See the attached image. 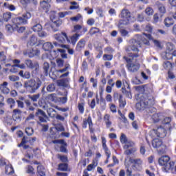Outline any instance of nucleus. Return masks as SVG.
Returning <instances> with one entry per match:
<instances>
[{"mask_svg":"<svg viewBox=\"0 0 176 176\" xmlns=\"http://www.w3.org/2000/svg\"><path fill=\"white\" fill-rule=\"evenodd\" d=\"M138 89L143 91V94L138 95V102L136 104V109L138 111H144L146 107L153 105L155 104V98L152 95L148 93H152V89L148 85H142L138 87Z\"/></svg>","mask_w":176,"mask_h":176,"instance_id":"1","label":"nucleus"},{"mask_svg":"<svg viewBox=\"0 0 176 176\" xmlns=\"http://www.w3.org/2000/svg\"><path fill=\"white\" fill-rule=\"evenodd\" d=\"M32 17L31 13L26 12L23 14L22 16H19L16 18H14L12 19V25L7 24L6 25V30L8 32H14V31H17L19 34H22L23 31H25V27L19 25H24V24H27L28 20Z\"/></svg>","mask_w":176,"mask_h":176,"instance_id":"2","label":"nucleus"},{"mask_svg":"<svg viewBox=\"0 0 176 176\" xmlns=\"http://www.w3.org/2000/svg\"><path fill=\"white\" fill-rule=\"evenodd\" d=\"M146 39H152V36L150 34L143 33L141 34H136L133 39L130 41V45H128L125 50L126 52H133V53H138L140 50L139 47H141V42L143 43L148 44V41Z\"/></svg>","mask_w":176,"mask_h":176,"instance_id":"3","label":"nucleus"},{"mask_svg":"<svg viewBox=\"0 0 176 176\" xmlns=\"http://www.w3.org/2000/svg\"><path fill=\"white\" fill-rule=\"evenodd\" d=\"M140 57L138 52L130 54L129 57L124 56V60L126 61V68L129 72H137L140 69V64L137 63V58Z\"/></svg>","mask_w":176,"mask_h":176,"instance_id":"4","label":"nucleus"},{"mask_svg":"<svg viewBox=\"0 0 176 176\" xmlns=\"http://www.w3.org/2000/svg\"><path fill=\"white\" fill-rule=\"evenodd\" d=\"M120 20L118 23L119 28H123L124 25H129L131 23H134L135 19L131 16V12L129 10L123 9L120 14Z\"/></svg>","mask_w":176,"mask_h":176,"instance_id":"5","label":"nucleus"},{"mask_svg":"<svg viewBox=\"0 0 176 176\" xmlns=\"http://www.w3.org/2000/svg\"><path fill=\"white\" fill-rule=\"evenodd\" d=\"M50 20L52 23L51 25L50 23H45V28L46 30H50L51 27L53 31L56 32V31H58V27L63 24V22L58 19L57 13L55 11H52L50 12Z\"/></svg>","mask_w":176,"mask_h":176,"instance_id":"6","label":"nucleus"},{"mask_svg":"<svg viewBox=\"0 0 176 176\" xmlns=\"http://www.w3.org/2000/svg\"><path fill=\"white\" fill-rule=\"evenodd\" d=\"M42 86V80L39 78H34L25 82L24 87L30 90V93H35Z\"/></svg>","mask_w":176,"mask_h":176,"instance_id":"7","label":"nucleus"},{"mask_svg":"<svg viewBox=\"0 0 176 176\" xmlns=\"http://www.w3.org/2000/svg\"><path fill=\"white\" fill-rule=\"evenodd\" d=\"M158 162L160 166H164L163 170L165 173L174 168V162H170V157L167 155L161 157Z\"/></svg>","mask_w":176,"mask_h":176,"instance_id":"8","label":"nucleus"},{"mask_svg":"<svg viewBox=\"0 0 176 176\" xmlns=\"http://www.w3.org/2000/svg\"><path fill=\"white\" fill-rule=\"evenodd\" d=\"M174 49V45L171 43H168L166 44V51L162 53V58L164 60H171L173 56H176V50Z\"/></svg>","mask_w":176,"mask_h":176,"instance_id":"9","label":"nucleus"},{"mask_svg":"<svg viewBox=\"0 0 176 176\" xmlns=\"http://www.w3.org/2000/svg\"><path fill=\"white\" fill-rule=\"evenodd\" d=\"M129 162L132 164L131 168L134 171H141L142 170V160L130 158Z\"/></svg>","mask_w":176,"mask_h":176,"instance_id":"10","label":"nucleus"},{"mask_svg":"<svg viewBox=\"0 0 176 176\" xmlns=\"http://www.w3.org/2000/svg\"><path fill=\"white\" fill-rule=\"evenodd\" d=\"M153 148L157 149L158 152H164L166 151V146L163 144V142L160 139H154L152 142Z\"/></svg>","mask_w":176,"mask_h":176,"instance_id":"11","label":"nucleus"},{"mask_svg":"<svg viewBox=\"0 0 176 176\" xmlns=\"http://www.w3.org/2000/svg\"><path fill=\"white\" fill-rule=\"evenodd\" d=\"M54 38L56 39V41H58V42H60V43H65V41H67L68 43H71V41L69 38H68V36H67L65 32L56 34L54 35Z\"/></svg>","mask_w":176,"mask_h":176,"instance_id":"12","label":"nucleus"},{"mask_svg":"<svg viewBox=\"0 0 176 176\" xmlns=\"http://www.w3.org/2000/svg\"><path fill=\"white\" fill-rule=\"evenodd\" d=\"M35 116H36V118H38L40 122H41L42 123H46L47 116L46 115V113L43 111V110L38 109L35 113Z\"/></svg>","mask_w":176,"mask_h":176,"instance_id":"13","label":"nucleus"},{"mask_svg":"<svg viewBox=\"0 0 176 176\" xmlns=\"http://www.w3.org/2000/svg\"><path fill=\"white\" fill-rule=\"evenodd\" d=\"M25 64L30 69H35L36 72L39 71V63L36 61L32 62L31 60H25Z\"/></svg>","mask_w":176,"mask_h":176,"instance_id":"14","label":"nucleus"},{"mask_svg":"<svg viewBox=\"0 0 176 176\" xmlns=\"http://www.w3.org/2000/svg\"><path fill=\"white\" fill-rule=\"evenodd\" d=\"M8 86L9 83L6 81H4L3 83L0 84V91L2 93V94L8 96V94L10 93V88Z\"/></svg>","mask_w":176,"mask_h":176,"instance_id":"15","label":"nucleus"},{"mask_svg":"<svg viewBox=\"0 0 176 176\" xmlns=\"http://www.w3.org/2000/svg\"><path fill=\"white\" fill-rule=\"evenodd\" d=\"M12 119L16 123L21 122V111L19 109H15L12 112Z\"/></svg>","mask_w":176,"mask_h":176,"instance_id":"16","label":"nucleus"},{"mask_svg":"<svg viewBox=\"0 0 176 176\" xmlns=\"http://www.w3.org/2000/svg\"><path fill=\"white\" fill-rule=\"evenodd\" d=\"M153 132L156 134L157 137L160 138H164L167 134L166 129L162 126H159L157 129H154Z\"/></svg>","mask_w":176,"mask_h":176,"instance_id":"17","label":"nucleus"},{"mask_svg":"<svg viewBox=\"0 0 176 176\" xmlns=\"http://www.w3.org/2000/svg\"><path fill=\"white\" fill-rule=\"evenodd\" d=\"M41 52L39 50L36 48H32V50L28 51L27 52H24L25 56H28V57L32 58L35 57V56H38L40 54Z\"/></svg>","mask_w":176,"mask_h":176,"instance_id":"18","label":"nucleus"},{"mask_svg":"<svg viewBox=\"0 0 176 176\" xmlns=\"http://www.w3.org/2000/svg\"><path fill=\"white\" fill-rule=\"evenodd\" d=\"M85 46H86V40H85V38H82L77 43L76 50L77 52H82V50L85 49Z\"/></svg>","mask_w":176,"mask_h":176,"instance_id":"19","label":"nucleus"},{"mask_svg":"<svg viewBox=\"0 0 176 176\" xmlns=\"http://www.w3.org/2000/svg\"><path fill=\"white\" fill-rule=\"evenodd\" d=\"M36 141V138H25L23 137L22 139V142L21 143V146H23L24 144H30V145H32Z\"/></svg>","mask_w":176,"mask_h":176,"instance_id":"20","label":"nucleus"},{"mask_svg":"<svg viewBox=\"0 0 176 176\" xmlns=\"http://www.w3.org/2000/svg\"><path fill=\"white\" fill-rule=\"evenodd\" d=\"M164 118V116H163V113H154L152 116V120L155 123H158V122H161L163 120Z\"/></svg>","mask_w":176,"mask_h":176,"instance_id":"21","label":"nucleus"},{"mask_svg":"<svg viewBox=\"0 0 176 176\" xmlns=\"http://www.w3.org/2000/svg\"><path fill=\"white\" fill-rule=\"evenodd\" d=\"M79 38H80V34L78 33L73 34L72 36H70V38H69L70 41V43H72L73 46H75V45H76V42L79 41Z\"/></svg>","mask_w":176,"mask_h":176,"instance_id":"22","label":"nucleus"},{"mask_svg":"<svg viewBox=\"0 0 176 176\" xmlns=\"http://www.w3.org/2000/svg\"><path fill=\"white\" fill-rule=\"evenodd\" d=\"M164 24L165 27L168 28L169 27H171V25H174V19L170 16H168L164 19Z\"/></svg>","mask_w":176,"mask_h":176,"instance_id":"23","label":"nucleus"},{"mask_svg":"<svg viewBox=\"0 0 176 176\" xmlns=\"http://www.w3.org/2000/svg\"><path fill=\"white\" fill-rule=\"evenodd\" d=\"M137 151H138V148H137L135 146H133V147H131L130 148H128L127 150H126L124 152V155H126L127 156H129V155H133V153H135Z\"/></svg>","mask_w":176,"mask_h":176,"instance_id":"24","label":"nucleus"},{"mask_svg":"<svg viewBox=\"0 0 176 176\" xmlns=\"http://www.w3.org/2000/svg\"><path fill=\"white\" fill-rule=\"evenodd\" d=\"M38 43V38L36 36L32 35L28 43V46H34Z\"/></svg>","mask_w":176,"mask_h":176,"instance_id":"25","label":"nucleus"},{"mask_svg":"<svg viewBox=\"0 0 176 176\" xmlns=\"http://www.w3.org/2000/svg\"><path fill=\"white\" fill-rule=\"evenodd\" d=\"M43 69L44 74L45 75V76H47V75H49V71L50 69V65L49 64V63L45 62L43 63Z\"/></svg>","mask_w":176,"mask_h":176,"instance_id":"26","label":"nucleus"},{"mask_svg":"<svg viewBox=\"0 0 176 176\" xmlns=\"http://www.w3.org/2000/svg\"><path fill=\"white\" fill-rule=\"evenodd\" d=\"M13 63L14 65L12 67H17L18 68H21V69H25V65L24 63L20 65V60L15 59L13 60Z\"/></svg>","mask_w":176,"mask_h":176,"instance_id":"27","label":"nucleus"},{"mask_svg":"<svg viewBox=\"0 0 176 176\" xmlns=\"http://www.w3.org/2000/svg\"><path fill=\"white\" fill-rule=\"evenodd\" d=\"M170 122L171 118L164 116V118L162 120L161 123H162V124H167L168 129H170V127H171V125H170Z\"/></svg>","mask_w":176,"mask_h":176,"instance_id":"28","label":"nucleus"},{"mask_svg":"<svg viewBox=\"0 0 176 176\" xmlns=\"http://www.w3.org/2000/svg\"><path fill=\"white\" fill-rule=\"evenodd\" d=\"M19 75L21 76V78H25V79H30L31 78V74L30 72H25L21 70L19 72Z\"/></svg>","mask_w":176,"mask_h":176,"instance_id":"29","label":"nucleus"},{"mask_svg":"<svg viewBox=\"0 0 176 176\" xmlns=\"http://www.w3.org/2000/svg\"><path fill=\"white\" fill-rule=\"evenodd\" d=\"M53 47H54L53 44H52V43H50V42L45 43L43 45V49L44 50H45L46 52H48L49 50H52V49H53Z\"/></svg>","mask_w":176,"mask_h":176,"instance_id":"30","label":"nucleus"},{"mask_svg":"<svg viewBox=\"0 0 176 176\" xmlns=\"http://www.w3.org/2000/svg\"><path fill=\"white\" fill-rule=\"evenodd\" d=\"M45 168L43 166L39 165L37 166V176H45Z\"/></svg>","mask_w":176,"mask_h":176,"instance_id":"31","label":"nucleus"},{"mask_svg":"<svg viewBox=\"0 0 176 176\" xmlns=\"http://www.w3.org/2000/svg\"><path fill=\"white\" fill-rule=\"evenodd\" d=\"M133 146H135L134 142L131 140H128L126 143L124 145L123 148L124 149H126V151H127V149H130V148H133Z\"/></svg>","mask_w":176,"mask_h":176,"instance_id":"32","label":"nucleus"},{"mask_svg":"<svg viewBox=\"0 0 176 176\" xmlns=\"http://www.w3.org/2000/svg\"><path fill=\"white\" fill-rule=\"evenodd\" d=\"M58 170L59 171H67L68 170V164L65 163L59 164L58 166Z\"/></svg>","mask_w":176,"mask_h":176,"instance_id":"33","label":"nucleus"},{"mask_svg":"<svg viewBox=\"0 0 176 176\" xmlns=\"http://www.w3.org/2000/svg\"><path fill=\"white\" fill-rule=\"evenodd\" d=\"M40 6L43 9H46V10H47V9L50 8V4H49V2L47 1V0H43L40 3Z\"/></svg>","mask_w":176,"mask_h":176,"instance_id":"34","label":"nucleus"},{"mask_svg":"<svg viewBox=\"0 0 176 176\" xmlns=\"http://www.w3.org/2000/svg\"><path fill=\"white\" fill-rule=\"evenodd\" d=\"M57 85L60 86V87H67L68 84L67 83V80L62 79L57 80Z\"/></svg>","mask_w":176,"mask_h":176,"instance_id":"35","label":"nucleus"},{"mask_svg":"<svg viewBox=\"0 0 176 176\" xmlns=\"http://www.w3.org/2000/svg\"><path fill=\"white\" fill-rule=\"evenodd\" d=\"M13 173H14V170L13 169L12 165H7L6 166V174L10 175V174H13Z\"/></svg>","mask_w":176,"mask_h":176,"instance_id":"36","label":"nucleus"},{"mask_svg":"<svg viewBox=\"0 0 176 176\" xmlns=\"http://www.w3.org/2000/svg\"><path fill=\"white\" fill-rule=\"evenodd\" d=\"M120 108L126 107V100L123 98V96L119 95Z\"/></svg>","mask_w":176,"mask_h":176,"instance_id":"37","label":"nucleus"},{"mask_svg":"<svg viewBox=\"0 0 176 176\" xmlns=\"http://www.w3.org/2000/svg\"><path fill=\"white\" fill-rule=\"evenodd\" d=\"M3 19L5 21L8 22V20L12 19V12H6L3 14Z\"/></svg>","mask_w":176,"mask_h":176,"instance_id":"38","label":"nucleus"},{"mask_svg":"<svg viewBox=\"0 0 176 176\" xmlns=\"http://www.w3.org/2000/svg\"><path fill=\"white\" fill-rule=\"evenodd\" d=\"M98 165V164L97 163V162L94 161L92 164L88 165L87 170L88 171H91L93 169L96 168Z\"/></svg>","mask_w":176,"mask_h":176,"instance_id":"39","label":"nucleus"},{"mask_svg":"<svg viewBox=\"0 0 176 176\" xmlns=\"http://www.w3.org/2000/svg\"><path fill=\"white\" fill-rule=\"evenodd\" d=\"M32 29L34 32L38 33L40 31H42V25L41 24H36L34 25Z\"/></svg>","mask_w":176,"mask_h":176,"instance_id":"40","label":"nucleus"},{"mask_svg":"<svg viewBox=\"0 0 176 176\" xmlns=\"http://www.w3.org/2000/svg\"><path fill=\"white\" fill-rule=\"evenodd\" d=\"M7 104L10 105V108H13L16 105V101H14V99L9 98L7 99Z\"/></svg>","mask_w":176,"mask_h":176,"instance_id":"41","label":"nucleus"},{"mask_svg":"<svg viewBox=\"0 0 176 176\" xmlns=\"http://www.w3.org/2000/svg\"><path fill=\"white\" fill-rule=\"evenodd\" d=\"M153 13H154L153 8H151V7H147V8L145 9V14H146L147 16H153Z\"/></svg>","mask_w":176,"mask_h":176,"instance_id":"42","label":"nucleus"},{"mask_svg":"<svg viewBox=\"0 0 176 176\" xmlns=\"http://www.w3.org/2000/svg\"><path fill=\"white\" fill-rule=\"evenodd\" d=\"M126 168V175L127 176H140L139 173L132 174L133 171H131L129 167L127 166V164H125Z\"/></svg>","mask_w":176,"mask_h":176,"instance_id":"43","label":"nucleus"},{"mask_svg":"<svg viewBox=\"0 0 176 176\" xmlns=\"http://www.w3.org/2000/svg\"><path fill=\"white\" fill-rule=\"evenodd\" d=\"M41 97V95L39 94L33 95V96H29V98L32 100L34 102H36L38 100H39V98Z\"/></svg>","mask_w":176,"mask_h":176,"instance_id":"44","label":"nucleus"},{"mask_svg":"<svg viewBox=\"0 0 176 176\" xmlns=\"http://www.w3.org/2000/svg\"><path fill=\"white\" fill-rule=\"evenodd\" d=\"M56 90V85L52 83L47 85V91L50 93H52V91H54Z\"/></svg>","mask_w":176,"mask_h":176,"instance_id":"45","label":"nucleus"},{"mask_svg":"<svg viewBox=\"0 0 176 176\" xmlns=\"http://www.w3.org/2000/svg\"><path fill=\"white\" fill-rule=\"evenodd\" d=\"M159 21H160V17H159V14L155 13L153 17V23L154 24H157V23H159Z\"/></svg>","mask_w":176,"mask_h":176,"instance_id":"46","label":"nucleus"},{"mask_svg":"<svg viewBox=\"0 0 176 176\" xmlns=\"http://www.w3.org/2000/svg\"><path fill=\"white\" fill-rule=\"evenodd\" d=\"M113 58V55L112 54H104L103 56V60L104 61H111Z\"/></svg>","mask_w":176,"mask_h":176,"instance_id":"47","label":"nucleus"},{"mask_svg":"<svg viewBox=\"0 0 176 176\" xmlns=\"http://www.w3.org/2000/svg\"><path fill=\"white\" fill-rule=\"evenodd\" d=\"M163 65L164 68L168 70L171 69V68L173 67V65L169 61L164 62Z\"/></svg>","mask_w":176,"mask_h":176,"instance_id":"48","label":"nucleus"},{"mask_svg":"<svg viewBox=\"0 0 176 176\" xmlns=\"http://www.w3.org/2000/svg\"><path fill=\"white\" fill-rule=\"evenodd\" d=\"M120 140L121 144H124L129 141V140H127V137H126V135H124V133H122Z\"/></svg>","mask_w":176,"mask_h":176,"instance_id":"49","label":"nucleus"},{"mask_svg":"<svg viewBox=\"0 0 176 176\" xmlns=\"http://www.w3.org/2000/svg\"><path fill=\"white\" fill-rule=\"evenodd\" d=\"M56 64L59 68H63L64 67V60H63L61 58H57Z\"/></svg>","mask_w":176,"mask_h":176,"instance_id":"50","label":"nucleus"},{"mask_svg":"<svg viewBox=\"0 0 176 176\" xmlns=\"http://www.w3.org/2000/svg\"><path fill=\"white\" fill-rule=\"evenodd\" d=\"M158 10L162 14H164L166 13V8L163 4H159L158 5Z\"/></svg>","mask_w":176,"mask_h":176,"instance_id":"51","label":"nucleus"},{"mask_svg":"<svg viewBox=\"0 0 176 176\" xmlns=\"http://www.w3.org/2000/svg\"><path fill=\"white\" fill-rule=\"evenodd\" d=\"M104 53H107V54H112V53H113V52H115V50H113V48H112L111 47H107L104 48Z\"/></svg>","mask_w":176,"mask_h":176,"instance_id":"52","label":"nucleus"},{"mask_svg":"<svg viewBox=\"0 0 176 176\" xmlns=\"http://www.w3.org/2000/svg\"><path fill=\"white\" fill-rule=\"evenodd\" d=\"M71 5H72V6H70V9L72 10H75L76 9H79V4H78V3L73 1V2H71Z\"/></svg>","mask_w":176,"mask_h":176,"instance_id":"53","label":"nucleus"},{"mask_svg":"<svg viewBox=\"0 0 176 176\" xmlns=\"http://www.w3.org/2000/svg\"><path fill=\"white\" fill-rule=\"evenodd\" d=\"M96 14L99 17H103L104 16V11L102 10V8H96Z\"/></svg>","mask_w":176,"mask_h":176,"instance_id":"54","label":"nucleus"},{"mask_svg":"<svg viewBox=\"0 0 176 176\" xmlns=\"http://www.w3.org/2000/svg\"><path fill=\"white\" fill-rule=\"evenodd\" d=\"M86 124H89V129H91V126H93V121H91V117L89 116L87 120L85 121Z\"/></svg>","mask_w":176,"mask_h":176,"instance_id":"55","label":"nucleus"},{"mask_svg":"<svg viewBox=\"0 0 176 176\" xmlns=\"http://www.w3.org/2000/svg\"><path fill=\"white\" fill-rule=\"evenodd\" d=\"M0 60L3 63H6V55L5 54L4 52H0Z\"/></svg>","mask_w":176,"mask_h":176,"instance_id":"56","label":"nucleus"},{"mask_svg":"<svg viewBox=\"0 0 176 176\" xmlns=\"http://www.w3.org/2000/svg\"><path fill=\"white\" fill-rule=\"evenodd\" d=\"M3 6H5V8H8L9 10H16V7H14V6L13 5H9L8 4V3H4Z\"/></svg>","mask_w":176,"mask_h":176,"instance_id":"57","label":"nucleus"},{"mask_svg":"<svg viewBox=\"0 0 176 176\" xmlns=\"http://www.w3.org/2000/svg\"><path fill=\"white\" fill-rule=\"evenodd\" d=\"M47 112L50 118H53L54 116L52 115V113H53V112H56V111L53 108L49 107L47 109Z\"/></svg>","mask_w":176,"mask_h":176,"instance_id":"58","label":"nucleus"},{"mask_svg":"<svg viewBox=\"0 0 176 176\" xmlns=\"http://www.w3.org/2000/svg\"><path fill=\"white\" fill-rule=\"evenodd\" d=\"M8 78L11 82H17V80H20V78L16 76H10Z\"/></svg>","mask_w":176,"mask_h":176,"instance_id":"59","label":"nucleus"},{"mask_svg":"<svg viewBox=\"0 0 176 176\" xmlns=\"http://www.w3.org/2000/svg\"><path fill=\"white\" fill-rule=\"evenodd\" d=\"M25 133L28 135H32L34 134V129L32 128H26Z\"/></svg>","mask_w":176,"mask_h":176,"instance_id":"60","label":"nucleus"},{"mask_svg":"<svg viewBox=\"0 0 176 176\" xmlns=\"http://www.w3.org/2000/svg\"><path fill=\"white\" fill-rule=\"evenodd\" d=\"M80 19H82V15L78 14V15L76 16L71 17V18H70V20H71L72 21H79V20H80Z\"/></svg>","mask_w":176,"mask_h":176,"instance_id":"61","label":"nucleus"},{"mask_svg":"<svg viewBox=\"0 0 176 176\" xmlns=\"http://www.w3.org/2000/svg\"><path fill=\"white\" fill-rule=\"evenodd\" d=\"M78 107L80 113H83L85 112V104H83V103H80Z\"/></svg>","mask_w":176,"mask_h":176,"instance_id":"62","label":"nucleus"},{"mask_svg":"<svg viewBox=\"0 0 176 176\" xmlns=\"http://www.w3.org/2000/svg\"><path fill=\"white\" fill-rule=\"evenodd\" d=\"M56 94H51L47 96V98L50 100V101H54L56 100Z\"/></svg>","mask_w":176,"mask_h":176,"instance_id":"63","label":"nucleus"},{"mask_svg":"<svg viewBox=\"0 0 176 176\" xmlns=\"http://www.w3.org/2000/svg\"><path fill=\"white\" fill-rule=\"evenodd\" d=\"M103 149L107 159H109V157H111V151L108 149V147L104 148Z\"/></svg>","mask_w":176,"mask_h":176,"instance_id":"64","label":"nucleus"}]
</instances>
